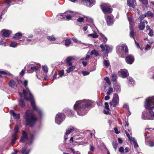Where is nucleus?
<instances>
[{
    "label": "nucleus",
    "instance_id": "3c124183",
    "mask_svg": "<svg viewBox=\"0 0 154 154\" xmlns=\"http://www.w3.org/2000/svg\"><path fill=\"white\" fill-rule=\"evenodd\" d=\"M109 109H106V110H103V113L105 114H109L110 113L109 111H110Z\"/></svg>",
    "mask_w": 154,
    "mask_h": 154
},
{
    "label": "nucleus",
    "instance_id": "5fc2aeb1",
    "mask_svg": "<svg viewBox=\"0 0 154 154\" xmlns=\"http://www.w3.org/2000/svg\"><path fill=\"white\" fill-rule=\"evenodd\" d=\"M82 72L84 76L87 75L89 74V72L87 71H83Z\"/></svg>",
    "mask_w": 154,
    "mask_h": 154
},
{
    "label": "nucleus",
    "instance_id": "a19ab883",
    "mask_svg": "<svg viewBox=\"0 0 154 154\" xmlns=\"http://www.w3.org/2000/svg\"><path fill=\"white\" fill-rule=\"evenodd\" d=\"M113 92V89L111 87H109L108 91L106 92L107 95H109Z\"/></svg>",
    "mask_w": 154,
    "mask_h": 154
},
{
    "label": "nucleus",
    "instance_id": "c756f323",
    "mask_svg": "<svg viewBox=\"0 0 154 154\" xmlns=\"http://www.w3.org/2000/svg\"><path fill=\"white\" fill-rule=\"evenodd\" d=\"M148 113L146 112H142V118L143 120H148V119H145L146 118H148Z\"/></svg>",
    "mask_w": 154,
    "mask_h": 154
},
{
    "label": "nucleus",
    "instance_id": "f03ea898",
    "mask_svg": "<svg viewBox=\"0 0 154 154\" xmlns=\"http://www.w3.org/2000/svg\"><path fill=\"white\" fill-rule=\"evenodd\" d=\"M23 84L26 89L23 90V94L24 95V97L25 99L27 100H31V104L32 107L34 110L36 111L41 116L43 114L42 111L41 109L37 107L35 103L34 100L33 96L30 92V90L27 87L28 81L25 80Z\"/></svg>",
    "mask_w": 154,
    "mask_h": 154
},
{
    "label": "nucleus",
    "instance_id": "20e7f679",
    "mask_svg": "<svg viewBox=\"0 0 154 154\" xmlns=\"http://www.w3.org/2000/svg\"><path fill=\"white\" fill-rule=\"evenodd\" d=\"M144 106L148 111V120H154V96L147 98L145 101Z\"/></svg>",
    "mask_w": 154,
    "mask_h": 154
},
{
    "label": "nucleus",
    "instance_id": "69168bd1",
    "mask_svg": "<svg viewBox=\"0 0 154 154\" xmlns=\"http://www.w3.org/2000/svg\"><path fill=\"white\" fill-rule=\"evenodd\" d=\"M147 5H143V4L142 6L143 8V10H147L148 7L147 6Z\"/></svg>",
    "mask_w": 154,
    "mask_h": 154
},
{
    "label": "nucleus",
    "instance_id": "423d86ee",
    "mask_svg": "<svg viewBox=\"0 0 154 154\" xmlns=\"http://www.w3.org/2000/svg\"><path fill=\"white\" fill-rule=\"evenodd\" d=\"M95 0H79V3L80 5L91 7L95 4Z\"/></svg>",
    "mask_w": 154,
    "mask_h": 154
},
{
    "label": "nucleus",
    "instance_id": "f704fd0d",
    "mask_svg": "<svg viewBox=\"0 0 154 154\" xmlns=\"http://www.w3.org/2000/svg\"><path fill=\"white\" fill-rule=\"evenodd\" d=\"M70 66L66 70V72L68 73L70 72H71L73 71L75 68L74 66Z\"/></svg>",
    "mask_w": 154,
    "mask_h": 154
},
{
    "label": "nucleus",
    "instance_id": "052dcab7",
    "mask_svg": "<svg viewBox=\"0 0 154 154\" xmlns=\"http://www.w3.org/2000/svg\"><path fill=\"white\" fill-rule=\"evenodd\" d=\"M123 108L126 109H128V110L129 111L128 106V105L127 104H125L123 106Z\"/></svg>",
    "mask_w": 154,
    "mask_h": 154
},
{
    "label": "nucleus",
    "instance_id": "49530a36",
    "mask_svg": "<svg viewBox=\"0 0 154 154\" xmlns=\"http://www.w3.org/2000/svg\"><path fill=\"white\" fill-rule=\"evenodd\" d=\"M17 42H12L10 45V47H11L15 48L17 47Z\"/></svg>",
    "mask_w": 154,
    "mask_h": 154
},
{
    "label": "nucleus",
    "instance_id": "a18cd8bd",
    "mask_svg": "<svg viewBox=\"0 0 154 154\" xmlns=\"http://www.w3.org/2000/svg\"><path fill=\"white\" fill-rule=\"evenodd\" d=\"M30 69L32 71H37L39 69V67L37 66H35L31 67Z\"/></svg>",
    "mask_w": 154,
    "mask_h": 154
},
{
    "label": "nucleus",
    "instance_id": "6e6d98bb",
    "mask_svg": "<svg viewBox=\"0 0 154 154\" xmlns=\"http://www.w3.org/2000/svg\"><path fill=\"white\" fill-rule=\"evenodd\" d=\"M90 149L92 152H94L95 150V148L93 145H90Z\"/></svg>",
    "mask_w": 154,
    "mask_h": 154
},
{
    "label": "nucleus",
    "instance_id": "79ce46f5",
    "mask_svg": "<svg viewBox=\"0 0 154 154\" xmlns=\"http://www.w3.org/2000/svg\"><path fill=\"white\" fill-rule=\"evenodd\" d=\"M128 19L129 22L130 26H132L133 22L132 21V18L131 17H128Z\"/></svg>",
    "mask_w": 154,
    "mask_h": 154
},
{
    "label": "nucleus",
    "instance_id": "37998d69",
    "mask_svg": "<svg viewBox=\"0 0 154 154\" xmlns=\"http://www.w3.org/2000/svg\"><path fill=\"white\" fill-rule=\"evenodd\" d=\"M146 17L145 14L141 15L139 17L138 20H140V22H143V19Z\"/></svg>",
    "mask_w": 154,
    "mask_h": 154
},
{
    "label": "nucleus",
    "instance_id": "de8ad7c7",
    "mask_svg": "<svg viewBox=\"0 0 154 154\" xmlns=\"http://www.w3.org/2000/svg\"><path fill=\"white\" fill-rule=\"evenodd\" d=\"M88 36H91L93 38H97L98 36L96 33L89 34L88 35Z\"/></svg>",
    "mask_w": 154,
    "mask_h": 154
},
{
    "label": "nucleus",
    "instance_id": "603ef678",
    "mask_svg": "<svg viewBox=\"0 0 154 154\" xmlns=\"http://www.w3.org/2000/svg\"><path fill=\"white\" fill-rule=\"evenodd\" d=\"M129 140L131 142H133L134 143L135 141H136V140L135 139L134 137H132L131 136L130 137H129L128 138Z\"/></svg>",
    "mask_w": 154,
    "mask_h": 154
},
{
    "label": "nucleus",
    "instance_id": "58836bf2",
    "mask_svg": "<svg viewBox=\"0 0 154 154\" xmlns=\"http://www.w3.org/2000/svg\"><path fill=\"white\" fill-rule=\"evenodd\" d=\"M102 38V41L104 43H106L107 40V38L103 34H101L100 35Z\"/></svg>",
    "mask_w": 154,
    "mask_h": 154
},
{
    "label": "nucleus",
    "instance_id": "0e129e2a",
    "mask_svg": "<svg viewBox=\"0 0 154 154\" xmlns=\"http://www.w3.org/2000/svg\"><path fill=\"white\" fill-rule=\"evenodd\" d=\"M10 3L11 2L9 0H5V4L7 5H8V6H9Z\"/></svg>",
    "mask_w": 154,
    "mask_h": 154
},
{
    "label": "nucleus",
    "instance_id": "c85d7f7f",
    "mask_svg": "<svg viewBox=\"0 0 154 154\" xmlns=\"http://www.w3.org/2000/svg\"><path fill=\"white\" fill-rule=\"evenodd\" d=\"M145 15L146 17H154V14L152 13L151 11H149L147 13H145Z\"/></svg>",
    "mask_w": 154,
    "mask_h": 154
},
{
    "label": "nucleus",
    "instance_id": "393cba45",
    "mask_svg": "<svg viewBox=\"0 0 154 154\" xmlns=\"http://www.w3.org/2000/svg\"><path fill=\"white\" fill-rule=\"evenodd\" d=\"M9 85L10 87L13 88L16 87V83L13 80H11L10 81Z\"/></svg>",
    "mask_w": 154,
    "mask_h": 154
},
{
    "label": "nucleus",
    "instance_id": "864d4df0",
    "mask_svg": "<svg viewBox=\"0 0 154 154\" xmlns=\"http://www.w3.org/2000/svg\"><path fill=\"white\" fill-rule=\"evenodd\" d=\"M134 145V148H137L139 147L138 145V144L137 140L136 141H135V142L133 143Z\"/></svg>",
    "mask_w": 154,
    "mask_h": 154
},
{
    "label": "nucleus",
    "instance_id": "b1692460",
    "mask_svg": "<svg viewBox=\"0 0 154 154\" xmlns=\"http://www.w3.org/2000/svg\"><path fill=\"white\" fill-rule=\"evenodd\" d=\"M120 73L123 78L126 77L128 75L127 71L125 69L121 71Z\"/></svg>",
    "mask_w": 154,
    "mask_h": 154
},
{
    "label": "nucleus",
    "instance_id": "4be33fe9",
    "mask_svg": "<svg viewBox=\"0 0 154 154\" xmlns=\"http://www.w3.org/2000/svg\"><path fill=\"white\" fill-rule=\"evenodd\" d=\"M135 0H127V4L130 7L134 8L135 7L134 3Z\"/></svg>",
    "mask_w": 154,
    "mask_h": 154
},
{
    "label": "nucleus",
    "instance_id": "f257e3e1",
    "mask_svg": "<svg viewBox=\"0 0 154 154\" xmlns=\"http://www.w3.org/2000/svg\"><path fill=\"white\" fill-rule=\"evenodd\" d=\"M93 102L89 100H83L76 101L74 105V109L78 115L83 116L87 114L88 108L91 107Z\"/></svg>",
    "mask_w": 154,
    "mask_h": 154
},
{
    "label": "nucleus",
    "instance_id": "c9c22d12",
    "mask_svg": "<svg viewBox=\"0 0 154 154\" xmlns=\"http://www.w3.org/2000/svg\"><path fill=\"white\" fill-rule=\"evenodd\" d=\"M91 55H94L96 56H97L99 55V53L98 52L94 49L93 50L91 51Z\"/></svg>",
    "mask_w": 154,
    "mask_h": 154
},
{
    "label": "nucleus",
    "instance_id": "8fccbe9b",
    "mask_svg": "<svg viewBox=\"0 0 154 154\" xmlns=\"http://www.w3.org/2000/svg\"><path fill=\"white\" fill-rule=\"evenodd\" d=\"M0 74H3L5 75H10L11 74L9 72H6L4 71H0Z\"/></svg>",
    "mask_w": 154,
    "mask_h": 154
},
{
    "label": "nucleus",
    "instance_id": "473e14b6",
    "mask_svg": "<svg viewBox=\"0 0 154 154\" xmlns=\"http://www.w3.org/2000/svg\"><path fill=\"white\" fill-rule=\"evenodd\" d=\"M71 44V40L69 39H66L65 41V43L64 44L67 47H69Z\"/></svg>",
    "mask_w": 154,
    "mask_h": 154
},
{
    "label": "nucleus",
    "instance_id": "7ed1b4c3",
    "mask_svg": "<svg viewBox=\"0 0 154 154\" xmlns=\"http://www.w3.org/2000/svg\"><path fill=\"white\" fill-rule=\"evenodd\" d=\"M22 134L20 142L22 143L26 142L25 146L23 148L22 154H29L30 151V145L32 143L34 139V135L31 134L30 136H28L26 132L24 131H22Z\"/></svg>",
    "mask_w": 154,
    "mask_h": 154
},
{
    "label": "nucleus",
    "instance_id": "338daca9",
    "mask_svg": "<svg viewBox=\"0 0 154 154\" xmlns=\"http://www.w3.org/2000/svg\"><path fill=\"white\" fill-rule=\"evenodd\" d=\"M119 151L121 152H124V148L123 147H120L119 149Z\"/></svg>",
    "mask_w": 154,
    "mask_h": 154
},
{
    "label": "nucleus",
    "instance_id": "ddd939ff",
    "mask_svg": "<svg viewBox=\"0 0 154 154\" xmlns=\"http://www.w3.org/2000/svg\"><path fill=\"white\" fill-rule=\"evenodd\" d=\"M19 94L20 95V99L19 101V105L20 106L22 107H23L25 106V104L24 103V101L23 100V98H24L25 100H27L25 99L24 97V95L23 94V93H21V92H19ZM31 101L30 100H29ZM29 101V100H28Z\"/></svg>",
    "mask_w": 154,
    "mask_h": 154
},
{
    "label": "nucleus",
    "instance_id": "f8f14e48",
    "mask_svg": "<svg viewBox=\"0 0 154 154\" xmlns=\"http://www.w3.org/2000/svg\"><path fill=\"white\" fill-rule=\"evenodd\" d=\"M73 12L72 11H67L65 12V18L68 20H69L71 19V18L72 17L73 15L76 14L75 13L74 14Z\"/></svg>",
    "mask_w": 154,
    "mask_h": 154
},
{
    "label": "nucleus",
    "instance_id": "bf43d9fd",
    "mask_svg": "<svg viewBox=\"0 0 154 154\" xmlns=\"http://www.w3.org/2000/svg\"><path fill=\"white\" fill-rule=\"evenodd\" d=\"M7 10V8L5 9L3 11H2L1 12V15L0 16V19L2 18V16L3 15H4L5 14V12Z\"/></svg>",
    "mask_w": 154,
    "mask_h": 154
},
{
    "label": "nucleus",
    "instance_id": "e433bc0d",
    "mask_svg": "<svg viewBox=\"0 0 154 154\" xmlns=\"http://www.w3.org/2000/svg\"><path fill=\"white\" fill-rule=\"evenodd\" d=\"M112 145L115 151H116L117 149V146L118 145L117 141H113L112 142Z\"/></svg>",
    "mask_w": 154,
    "mask_h": 154
},
{
    "label": "nucleus",
    "instance_id": "cd10ccee",
    "mask_svg": "<svg viewBox=\"0 0 154 154\" xmlns=\"http://www.w3.org/2000/svg\"><path fill=\"white\" fill-rule=\"evenodd\" d=\"M22 35V34L21 32H18L16 33L14 36V38H15V39H17L20 38L21 36Z\"/></svg>",
    "mask_w": 154,
    "mask_h": 154
},
{
    "label": "nucleus",
    "instance_id": "6e6552de",
    "mask_svg": "<svg viewBox=\"0 0 154 154\" xmlns=\"http://www.w3.org/2000/svg\"><path fill=\"white\" fill-rule=\"evenodd\" d=\"M65 115L62 113H58L57 114L55 117V121L56 123L58 125L60 124L64 120Z\"/></svg>",
    "mask_w": 154,
    "mask_h": 154
},
{
    "label": "nucleus",
    "instance_id": "a878e982",
    "mask_svg": "<svg viewBox=\"0 0 154 154\" xmlns=\"http://www.w3.org/2000/svg\"><path fill=\"white\" fill-rule=\"evenodd\" d=\"M57 18L59 20L65 19V13L58 14L57 16Z\"/></svg>",
    "mask_w": 154,
    "mask_h": 154
},
{
    "label": "nucleus",
    "instance_id": "680f3d73",
    "mask_svg": "<svg viewBox=\"0 0 154 154\" xmlns=\"http://www.w3.org/2000/svg\"><path fill=\"white\" fill-rule=\"evenodd\" d=\"M129 82H130L132 84H134V81L133 79L131 77H129L128 79Z\"/></svg>",
    "mask_w": 154,
    "mask_h": 154
},
{
    "label": "nucleus",
    "instance_id": "a211bd4d",
    "mask_svg": "<svg viewBox=\"0 0 154 154\" xmlns=\"http://www.w3.org/2000/svg\"><path fill=\"white\" fill-rule=\"evenodd\" d=\"M10 114L13 116L14 119H18L20 118V115L19 113H16L13 110H10Z\"/></svg>",
    "mask_w": 154,
    "mask_h": 154
},
{
    "label": "nucleus",
    "instance_id": "5701e85b",
    "mask_svg": "<svg viewBox=\"0 0 154 154\" xmlns=\"http://www.w3.org/2000/svg\"><path fill=\"white\" fill-rule=\"evenodd\" d=\"M65 113L69 117H71L74 115V112L71 110L67 109L65 110Z\"/></svg>",
    "mask_w": 154,
    "mask_h": 154
},
{
    "label": "nucleus",
    "instance_id": "9d476101",
    "mask_svg": "<svg viewBox=\"0 0 154 154\" xmlns=\"http://www.w3.org/2000/svg\"><path fill=\"white\" fill-rule=\"evenodd\" d=\"M101 8L105 14L110 13L112 11L109 4L104 5L101 6Z\"/></svg>",
    "mask_w": 154,
    "mask_h": 154
},
{
    "label": "nucleus",
    "instance_id": "bb28decb",
    "mask_svg": "<svg viewBox=\"0 0 154 154\" xmlns=\"http://www.w3.org/2000/svg\"><path fill=\"white\" fill-rule=\"evenodd\" d=\"M122 49L123 51L125 53H127L128 52V48L125 45L122 44Z\"/></svg>",
    "mask_w": 154,
    "mask_h": 154
},
{
    "label": "nucleus",
    "instance_id": "39448f33",
    "mask_svg": "<svg viewBox=\"0 0 154 154\" xmlns=\"http://www.w3.org/2000/svg\"><path fill=\"white\" fill-rule=\"evenodd\" d=\"M37 119V118L33 114L32 111L28 110L25 113L23 123L26 125L32 127L35 124Z\"/></svg>",
    "mask_w": 154,
    "mask_h": 154
},
{
    "label": "nucleus",
    "instance_id": "c03bdc74",
    "mask_svg": "<svg viewBox=\"0 0 154 154\" xmlns=\"http://www.w3.org/2000/svg\"><path fill=\"white\" fill-rule=\"evenodd\" d=\"M103 63L104 65L107 67L109 64V61L105 60L103 61Z\"/></svg>",
    "mask_w": 154,
    "mask_h": 154
},
{
    "label": "nucleus",
    "instance_id": "4c0bfd02",
    "mask_svg": "<svg viewBox=\"0 0 154 154\" xmlns=\"http://www.w3.org/2000/svg\"><path fill=\"white\" fill-rule=\"evenodd\" d=\"M117 79V75L115 73H113L112 75V80L113 82H116Z\"/></svg>",
    "mask_w": 154,
    "mask_h": 154
},
{
    "label": "nucleus",
    "instance_id": "13d9d810",
    "mask_svg": "<svg viewBox=\"0 0 154 154\" xmlns=\"http://www.w3.org/2000/svg\"><path fill=\"white\" fill-rule=\"evenodd\" d=\"M86 20L89 22H92V19L91 18L88 17H86Z\"/></svg>",
    "mask_w": 154,
    "mask_h": 154
},
{
    "label": "nucleus",
    "instance_id": "9b49d317",
    "mask_svg": "<svg viewBox=\"0 0 154 154\" xmlns=\"http://www.w3.org/2000/svg\"><path fill=\"white\" fill-rule=\"evenodd\" d=\"M19 128L18 126L17 125L15 127L14 132V133L12 135V145L14 144L17 140V133L18 131Z\"/></svg>",
    "mask_w": 154,
    "mask_h": 154
},
{
    "label": "nucleus",
    "instance_id": "2f4dec72",
    "mask_svg": "<svg viewBox=\"0 0 154 154\" xmlns=\"http://www.w3.org/2000/svg\"><path fill=\"white\" fill-rule=\"evenodd\" d=\"M122 45L121 46H118L116 48L117 53L119 54H121V52L122 51Z\"/></svg>",
    "mask_w": 154,
    "mask_h": 154
},
{
    "label": "nucleus",
    "instance_id": "4d7b16f0",
    "mask_svg": "<svg viewBox=\"0 0 154 154\" xmlns=\"http://www.w3.org/2000/svg\"><path fill=\"white\" fill-rule=\"evenodd\" d=\"M141 1L143 5H148V2L147 0H141Z\"/></svg>",
    "mask_w": 154,
    "mask_h": 154
},
{
    "label": "nucleus",
    "instance_id": "aec40b11",
    "mask_svg": "<svg viewBox=\"0 0 154 154\" xmlns=\"http://www.w3.org/2000/svg\"><path fill=\"white\" fill-rule=\"evenodd\" d=\"M11 32V31L5 29H3L2 31L3 36L5 37H9Z\"/></svg>",
    "mask_w": 154,
    "mask_h": 154
},
{
    "label": "nucleus",
    "instance_id": "f3484780",
    "mask_svg": "<svg viewBox=\"0 0 154 154\" xmlns=\"http://www.w3.org/2000/svg\"><path fill=\"white\" fill-rule=\"evenodd\" d=\"M75 59V57L74 56H69L67 57L66 59V64L69 66H71L72 65V61Z\"/></svg>",
    "mask_w": 154,
    "mask_h": 154
},
{
    "label": "nucleus",
    "instance_id": "72a5a7b5",
    "mask_svg": "<svg viewBox=\"0 0 154 154\" xmlns=\"http://www.w3.org/2000/svg\"><path fill=\"white\" fill-rule=\"evenodd\" d=\"M114 89L117 92H120L121 90L120 87L119 85L118 84H116L114 87Z\"/></svg>",
    "mask_w": 154,
    "mask_h": 154
},
{
    "label": "nucleus",
    "instance_id": "7c9ffc66",
    "mask_svg": "<svg viewBox=\"0 0 154 154\" xmlns=\"http://www.w3.org/2000/svg\"><path fill=\"white\" fill-rule=\"evenodd\" d=\"M47 38L49 41L51 42L55 41L56 40V38L54 35L47 36Z\"/></svg>",
    "mask_w": 154,
    "mask_h": 154
},
{
    "label": "nucleus",
    "instance_id": "1a4fd4ad",
    "mask_svg": "<svg viewBox=\"0 0 154 154\" xmlns=\"http://www.w3.org/2000/svg\"><path fill=\"white\" fill-rule=\"evenodd\" d=\"M119 102V98L118 95L115 93L113 96L112 101L110 102L111 106L114 107Z\"/></svg>",
    "mask_w": 154,
    "mask_h": 154
},
{
    "label": "nucleus",
    "instance_id": "4468645a",
    "mask_svg": "<svg viewBox=\"0 0 154 154\" xmlns=\"http://www.w3.org/2000/svg\"><path fill=\"white\" fill-rule=\"evenodd\" d=\"M105 17L106 18V21L108 26H111L113 24L114 20L112 15H108L107 17Z\"/></svg>",
    "mask_w": 154,
    "mask_h": 154
},
{
    "label": "nucleus",
    "instance_id": "2eb2a0df",
    "mask_svg": "<svg viewBox=\"0 0 154 154\" xmlns=\"http://www.w3.org/2000/svg\"><path fill=\"white\" fill-rule=\"evenodd\" d=\"M134 58L131 55H129L127 56L125 58L126 61L129 64H132L134 61Z\"/></svg>",
    "mask_w": 154,
    "mask_h": 154
},
{
    "label": "nucleus",
    "instance_id": "09e8293b",
    "mask_svg": "<svg viewBox=\"0 0 154 154\" xmlns=\"http://www.w3.org/2000/svg\"><path fill=\"white\" fill-rule=\"evenodd\" d=\"M60 76L58 77V78L60 77H62L64 74V71L63 70H62L59 72Z\"/></svg>",
    "mask_w": 154,
    "mask_h": 154
},
{
    "label": "nucleus",
    "instance_id": "0eeeda50",
    "mask_svg": "<svg viewBox=\"0 0 154 154\" xmlns=\"http://www.w3.org/2000/svg\"><path fill=\"white\" fill-rule=\"evenodd\" d=\"M100 47L101 49V51L103 52L104 54H107L108 53L112 52V47L111 46H109L107 45H104L101 44Z\"/></svg>",
    "mask_w": 154,
    "mask_h": 154
},
{
    "label": "nucleus",
    "instance_id": "e2e57ef3",
    "mask_svg": "<svg viewBox=\"0 0 154 154\" xmlns=\"http://www.w3.org/2000/svg\"><path fill=\"white\" fill-rule=\"evenodd\" d=\"M105 108L106 109H109V105L107 102H105L104 103Z\"/></svg>",
    "mask_w": 154,
    "mask_h": 154
},
{
    "label": "nucleus",
    "instance_id": "774afa93",
    "mask_svg": "<svg viewBox=\"0 0 154 154\" xmlns=\"http://www.w3.org/2000/svg\"><path fill=\"white\" fill-rule=\"evenodd\" d=\"M104 80L108 84H109L110 83V80L108 78L106 77L104 79Z\"/></svg>",
    "mask_w": 154,
    "mask_h": 154
},
{
    "label": "nucleus",
    "instance_id": "412c9836",
    "mask_svg": "<svg viewBox=\"0 0 154 154\" xmlns=\"http://www.w3.org/2000/svg\"><path fill=\"white\" fill-rule=\"evenodd\" d=\"M130 28L129 35L131 38H133L134 40H135V38L134 36L135 33L134 32L133 28L132 26H130Z\"/></svg>",
    "mask_w": 154,
    "mask_h": 154
},
{
    "label": "nucleus",
    "instance_id": "dca6fc26",
    "mask_svg": "<svg viewBox=\"0 0 154 154\" xmlns=\"http://www.w3.org/2000/svg\"><path fill=\"white\" fill-rule=\"evenodd\" d=\"M74 131H77V129L72 126H69L68 127L67 129L66 132L65 134L66 135H68Z\"/></svg>",
    "mask_w": 154,
    "mask_h": 154
},
{
    "label": "nucleus",
    "instance_id": "ea45409f",
    "mask_svg": "<svg viewBox=\"0 0 154 154\" xmlns=\"http://www.w3.org/2000/svg\"><path fill=\"white\" fill-rule=\"evenodd\" d=\"M42 69L45 73H47L48 72V69L46 65H43L42 66Z\"/></svg>",
    "mask_w": 154,
    "mask_h": 154
},
{
    "label": "nucleus",
    "instance_id": "6ab92c4d",
    "mask_svg": "<svg viewBox=\"0 0 154 154\" xmlns=\"http://www.w3.org/2000/svg\"><path fill=\"white\" fill-rule=\"evenodd\" d=\"M148 22L147 21L144 20L143 22H140L139 24V29L140 30H143L145 27V23L147 24Z\"/></svg>",
    "mask_w": 154,
    "mask_h": 154
}]
</instances>
